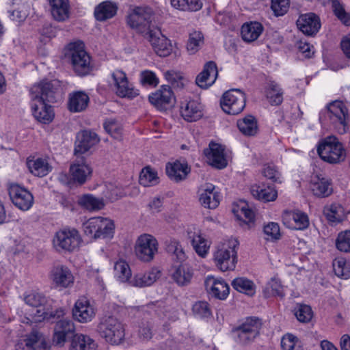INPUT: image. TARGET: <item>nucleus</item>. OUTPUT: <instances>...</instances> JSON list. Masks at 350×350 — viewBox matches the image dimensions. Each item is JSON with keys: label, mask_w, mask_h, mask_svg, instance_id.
<instances>
[{"label": "nucleus", "mask_w": 350, "mask_h": 350, "mask_svg": "<svg viewBox=\"0 0 350 350\" xmlns=\"http://www.w3.org/2000/svg\"><path fill=\"white\" fill-rule=\"evenodd\" d=\"M320 121L328 120L334 129L339 134L350 133V113L346 105L335 100L327 105L319 114Z\"/></svg>", "instance_id": "nucleus-1"}, {"label": "nucleus", "mask_w": 350, "mask_h": 350, "mask_svg": "<svg viewBox=\"0 0 350 350\" xmlns=\"http://www.w3.org/2000/svg\"><path fill=\"white\" fill-rule=\"evenodd\" d=\"M64 57L77 75L85 76L92 70L91 57L85 51L83 42L69 43L64 49Z\"/></svg>", "instance_id": "nucleus-2"}, {"label": "nucleus", "mask_w": 350, "mask_h": 350, "mask_svg": "<svg viewBox=\"0 0 350 350\" xmlns=\"http://www.w3.org/2000/svg\"><path fill=\"white\" fill-rule=\"evenodd\" d=\"M25 303L33 308H36V312L32 316L34 322H42L46 319L57 317L60 319L65 314L62 308L57 309L54 312L49 311L48 299L42 293L36 291L26 292L23 295Z\"/></svg>", "instance_id": "nucleus-3"}, {"label": "nucleus", "mask_w": 350, "mask_h": 350, "mask_svg": "<svg viewBox=\"0 0 350 350\" xmlns=\"http://www.w3.org/2000/svg\"><path fill=\"white\" fill-rule=\"evenodd\" d=\"M238 242L229 239L219 243L213 252V260L216 267L221 271L233 270L237 263L236 247Z\"/></svg>", "instance_id": "nucleus-4"}, {"label": "nucleus", "mask_w": 350, "mask_h": 350, "mask_svg": "<svg viewBox=\"0 0 350 350\" xmlns=\"http://www.w3.org/2000/svg\"><path fill=\"white\" fill-rule=\"evenodd\" d=\"M262 322L257 317H247L239 325L233 328L232 334L236 343L247 346L259 336Z\"/></svg>", "instance_id": "nucleus-5"}, {"label": "nucleus", "mask_w": 350, "mask_h": 350, "mask_svg": "<svg viewBox=\"0 0 350 350\" xmlns=\"http://www.w3.org/2000/svg\"><path fill=\"white\" fill-rule=\"evenodd\" d=\"M83 228L86 235L94 239L111 238L114 234V221L103 217L90 218L83 224Z\"/></svg>", "instance_id": "nucleus-6"}, {"label": "nucleus", "mask_w": 350, "mask_h": 350, "mask_svg": "<svg viewBox=\"0 0 350 350\" xmlns=\"http://www.w3.org/2000/svg\"><path fill=\"white\" fill-rule=\"evenodd\" d=\"M100 336L111 345H119L124 338L123 324L113 317H107L101 320L98 326Z\"/></svg>", "instance_id": "nucleus-7"}, {"label": "nucleus", "mask_w": 350, "mask_h": 350, "mask_svg": "<svg viewBox=\"0 0 350 350\" xmlns=\"http://www.w3.org/2000/svg\"><path fill=\"white\" fill-rule=\"evenodd\" d=\"M152 16V11L150 8L131 7L127 16V23L132 29L145 36L149 31L152 30L150 29Z\"/></svg>", "instance_id": "nucleus-8"}, {"label": "nucleus", "mask_w": 350, "mask_h": 350, "mask_svg": "<svg viewBox=\"0 0 350 350\" xmlns=\"http://www.w3.org/2000/svg\"><path fill=\"white\" fill-rule=\"evenodd\" d=\"M317 152L323 161L329 163H339L346 157L345 150L342 144L334 137H329L321 143Z\"/></svg>", "instance_id": "nucleus-9"}, {"label": "nucleus", "mask_w": 350, "mask_h": 350, "mask_svg": "<svg viewBox=\"0 0 350 350\" xmlns=\"http://www.w3.org/2000/svg\"><path fill=\"white\" fill-rule=\"evenodd\" d=\"M81 241V238L77 230L64 228L55 233L53 243L57 251L72 252L79 247Z\"/></svg>", "instance_id": "nucleus-10"}, {"label": "nucleus", "mask_w": 350, "mask_h": 350, "mask_svg": "<svg viewBox=\"0 0 350 350\" xmlns=\"http://www.w3.org/2000/svg\"><path fill=\"white\" fill-rule=\"evenodd\" d=\"M60 81L54 79L51 81L43 80L35 84L30 90L31 96L42 98L48 103H55L61 96Z\"/></svg>", "instance_id": "nucleus-11"}, {"label": "nucleus", "mask_w": 350, "mask_h": 350, "mask_svg": "<svg viewBox=\"0 0 350 350\" xmlns=\"http://www.w3.org/2000/svg\"><path fill=\"white\" fill-rule=\"evenodd\" d=\"M245 95L239 89H232L226 92L221 100L222 110L230 115L240 113L245 107Z\"/></svg>", "instance_id": "nucleus-12"}, {"label": "nucleus", "mask_w": 350, "mask_h": 350, "mask_svg": "<svg viewBox=\"0 0 350 350\" xmlns=\"http://www.w3.org/2000/svg\"><path fill=\"white\" fill-rule=\"evenodd\" d=\"M158 241L154 237L149 234H143L136 241L135 253L138 259L148 262L154 259L158 252Z\"/></svg>", "instance_id": "nucleus-13"}, {"label": "nucleus", "mask_w": 350, "mask_h": 350, "mask_svg": "<svg viewBox=\"0 0 350 350\" xmlns=\"http://www.w3.org/2000/svg\"><path fill=\"white\" fill-rule=\"evenodd\" d=\"M7 189L10 200L18 209L26 211L31 208L33 196L28 189L14 183H9Z\"/></svg>", "instance_id": "nucleus-14"}, {"label": "nucleus", "mask_w": 350, "mask_h": 350, "mask_svg": "<svg viewBox=\"0 0 350 350\" xmlns=\"http://www.w3.org/2000/svg\"><path fill=\"white\" fill-rule=\"evenodd\" d=\"M111 85L117 96L121 98H134L139 94L129 82L126 75L121 70H116L111 73Z\"/></svg>", "instance_id": "nucleus-15"}, {"label": "nucleus", "mask_w": 350, "mask_h": 350, "mask_svg": "<svg viewBox=\"0 0 350 350\" xmlns=\"http://www.w3.org/2000/svg\"><path fill=\"white\" fill-rule=\"evenodd\" d=\"M150 43L154 52L160 57H167L172 51L171 41L167 38L159 29H152L145 36Z\"/></svg>", "instance_id": "nucleus-16"}, {"label": "nucleus", "mask_w": 350, "mask_h": 350, "mask_svg": "<svg viewBox=\"0 0 350 350\" xmlns=\"http://www.w3.org/2000/svg\"><path fill=\"white\" fill-rule=\"evenodd\" d=\"M150 103L159 110H167L174 106L175 97L169 85H162L160 89L148 96Z\"/></svg>", "instance_id": "nucleus-17"}, {"label": "nucleus", "mask_w": 350, "mask_h": 350, "mask_svg": "<svg viewBox=\"0 0 350 350\" xmlns=\"http://www.w3.org/2000/svg\"><path fill=\"white\" fill-rule=\"evenodd\" d=\"M96 309L86 297H80L75 304L72 316L75 320L81 323L90 322L96 316Z\"/></svg>", "instance_id": "nucleus-18"}, {"label": "nucleus", "mask_w": 350, "mask_h": 350, "mask_svg": "<svg viewBox=\"0 0 350 350\" xmlns=\"http://www.w3.org/2000/svg\"><path fill=\"white\" fill-rule=\"evenodd\" d=\"M49 277L55 286L63 288L71 286L75 280L70 269L63 265L53 266L49 272Z\"/></svg>", "instance_id": "nucleus-19"}, {"label": "nucleus", "mask_w": 350, "mask_h": 350, "mask_svg": "<svg viewBox=\"0 0 350 350\" xmlns=\"http://www.w3.org/2000/svg\"><path fill=\"white\" fill-rule=\"evenodd\" d=\"M42 98L31 96V107L33 117L39 122L49 124L54 118L53 107Z\"/></svg>", "instance_id": "nucleus-20"}, {"label": "nucleus", "mask_w": 350, "mask_h": 350, "mask_svg": "<svg viewBox=\"0 0 350 350\" xmlns=\"http://www.w3.org/2000/svg\"><path fill=\"white\" fill-rule=\"evenodd\" d=\"M75 327L72 321L63 318L57 321L54 326L53 342L59 346H63L66 339L75 335Z\"/></svg>", "instance_id": "nucleus-21"}, {"label": "nucleus", "mask_w": 350, "mask_h": 350, "mask_svg": "<svg viewBox=\"0 0 350 350\" xmlns=\"http://www.w3.org/2000/svg\"><path fill=\"white\" fill-rule=\"evenodd\" d=\"M204 154L208 164L217 169H224L228 165L224 148L217 143L211 142L204 150Z\"/></svg>", "instance_id": "nucleus-22"}, {"label": "nucleus", "mask_w": 350, "mask_h": 350, "mask_svg": "<svg viewBox=\"0 0 350 350\" xmlns=\"http://www.w3.org/2000/svg\"><path fill=\"white\" fill-rule=\"evenodd\" d=\"M298 29L305 35L313 36L319 31L321 21L316 14L308 12L301 14L297 20Z\"/></svg>", "instance_id": "nucleus-23"}, {"label": "nucleus", "mask_w": 350, "mask_h": 350, "mask_svg": "<svg viewBox=\"0 0 350 350\" xmlns=\"http://www.w3.org/2000/svg\"><path fill=\"white\" fill-rule=\"evenodd\" d=\"M204 285L208 293L216 299L224 300L229 295L230 287L222 278L208 275L204 281Z\"/></svg>", "instance_id": "nucleus-24"}, {"label": "nucleus", "mask_w": 350, "mask_h": 350, "mask_svg": "<svg viewBox=\"0 0 350 350\" xmlns=\"http://www.w3.org/2000/svg\"><path fill=\"white\" fill-rule=\"evenodd\" d=\"M284 224L291 229L303 230L309 226V219L305 213L296 211H284L282 215Z\"/></svg>", "instance_id": "nucleus-25"}, {"label": "nucleus", "mask_w": 350, "mask_h": 350, "mask_svg": "<svg viewBox=\"0 0 350 350\" xmlns=\"http://www.w3.org/2000/svg\"><path fill=\"white\" fill-rule=\"evenodd\" d=\"M69 172L75 181L83 184L91 177L92 168L83 157H81L70 165Z\"/></svg>", "instance_id": "nucleus-26"}, {"label": "nucleus", "mask_w": 350, "mask_h": 350, "mask_svg": "<svg viewBox=\"0 0 350 350\" xmlns=\"http://www.w3.org/2000/svg\"><path fill=\"white\" fill-rule=\"evenodd\" d=\"M199 200L201 204L208 208L213 209L218 206L220 202V193L211 183H207L200 189Z\"/></svg>", "instance_id": "nucleus-27"}, {"label": "nucleus", "mask_w": 350, "mask_h": 350, "mask_svg": "<svg viewBox=\"0 0 350 350\" xmlns=\"http://www.w3.org/2000/svg\"><path fill=\"white\" fill-rule=\"evenodd\" d=\"M99 142L98 135L90 131H83L77 134L75 154H83Z\"/></svg>", "instance_id": "nucleus-28"}, {"label": "nucleus", "mask_w": 350, "mask_h": 350, "mask_svg": "<svg viewBox=\"0 0 350 350\" xmlns=\"http://www.w3.org/2000/svg\"><path fill=\"white\" fill-rule=\"evenodd\" d=\"M217 75L216 64L210 61L205 64L202 71L197 76L196 81L199 87L206 89L215 83Z\"/></svg>", "instance_id": "nucleus-29"}, {"label": "nucleus", "mask_w": 350, "mask_h": 350, "mask_svg": "<svg viewBox=\"0 0 350 350\" xmlns=\"http://www.w3.org/2000/svg\"><path fill=\"white\" fill-rule=\"evenodd\" d=\"M180 111L181 116L187 122L197 121L203 116L201 104L195 100L182 102Z\"/></svg>", "instance_id": "nucleus-30"}, {"label": "nucleus", "mask_w": 350, "mask_h": 350, "mask_svg": "<svg viewBox=\"0 0 350 350\" xmlns=\"http://www.w3.org/2000/svg\"><path fill=\"white\" fill-rule=\"evenodd\" d=\"M165 170L168 177L176 183L185 180L191 171L187 163L180 161L167 163Z\"/></svg>", "instance_id": "nucleus-31"}, {"label": "nucleus", "mask_w": 350, "mask_h": 350, "mask_svg": "<svg viewBox=\"0 0 350 350\" xmlns=\"http://www.w3.org/2000/svg\"><path fill=\"white\" fill-rule=\"evenodd\" d=\"M161 275V271L158 268L153 267L145 273L135 274L129 283L136 287L149 286L154 284Z\"/></svg>", "instance_id": "nucleus-32"}, {"label": "nucleus", "mask_w": 350, "mask_h": 350, "mask_svg": "<svg viewBox=\"0 0 350 350\" xmlns=\"http://www.w3.org/2000/svg\"><path fill=\"white\" fill-rule=\"evenodd\" d=\"M118 9V4L111 1H104L94 8V15L96 21H105L116 16Z\"/></svg>", "instance_id": "nucleus-33"}, {"label": "nucleus", "mask_w": 350, "mask_h": 350, "mask_svg": "<svg viewBox=\"0 0 350 350\" xmlns=\"http://www.w3.org/2000/svg\"><path fill=\"white\" fill-rule=\"evenodd\" d=\"M89 101L87 94L81 91L75 92L69 94L68 108L73 113L81 112L87 108Z\"/></svg>", "instance_id": "nucleus-34"}, {"label": "nucleus", "mask_w": 350, "mask_h": 350, "mask_svg": "<svg viewBox=\"0 0 350 350\" xmlns=\"http://www.w3.org/2000/svg\"><path fill=\"white\" fill-rule=\"evenodd\" d=\"M310 188L312 193L319 198H326L332 193L333 189L331 182L325 178L315 176L310 184Z\"/></svg>", "instance_id": "nucleus-35"}, {"label": "nucleus", "mask_w": 350, "mask_h": 350, "mask_svg": "<svg viewBox=\"0 0 350 350\" xmlns=\"http://www.w3.org/2000/svg\"><path fill=\"white\" fill-rule=\"evenodd\" d=\"M27 165L30 172L38 177L46 176L52 170V167L46 158H28Z\"/></svg>", "instance_id": "nucleus-36"}, {"label": "nucleus", "mask_w": 350, "mask_h": 350, "mask_svg": "<svg viewBox=\"0 0 350 350\" xmlns=\"http://www.w3.org/2000/svg\"><path fill=\"white\" fill-rule=\"evenodd\" d=\"M189 237L191 239V245L198 256L204 258L208 253L210 242L205 236L200 231L189 232Z\"/></svg>", "instance_id": "nucleus-37"}, {"label": "nucleus", "mask_w": 350, "mask_h": 350, "mask_svg": "<svg viewBox=\"0 0 350 350\" xmlns=\"http://www.w3.org/2000/svg\"><path fill=\"white\" fill-rule=\"evenodd\" d=\"M97 345L88 335L75 334L71 339L69 350H96Z\"/></svg>", "instance_id": "nucleus-38"}, {"label": "nucleus", "mask_w": 350, "mask_h": 350, "mask_svg": "<svg viewBox=\"0 0 350 350\" xmlns=\"http://www.w3.org/2000/svg\"><path fill=\"white\" fill-rule=\"evenodd\" d=\"M262 31L263 27L261 23L258 22L246 23L241 27V35L245 42H252L258 38Z\"/></svg>", "instance_id": "nucleus-39"}, {"label": "nucleus", "mask_w": 350, "mask_h": 350, "mask_svg": "<svg viewBox=\"0 0 350 350\" xmlns=\"http://www.w3.org/2000/svg\"><path fill=\"white\" fill-rule=\"evenodd\" d=\"M51 12L53 17L57 21H64L68 18L70 5L68 0H50Z\"/></svg>", "instance_id": "nucleus-40"}, {"label": "nucleus", "mask_w": 350, "mask_h": 350, "mask_svg": "<svg viewBox=\"0 0 350 350\" xmlns=\"http://www.w3.org/2000/svg\"><path fill=\"white\" fill-rule=\"evenodd\" d=\"M193 275V270L189 265L181 264L174 268L172 278L178 286H183L190 284Z\"/></svg>", "instance_id": "nucleus-41"}, {"label": "nucleus", "mask_w": 350, "mask_h": 350, "mask_svg": "<svg viewBox=\"0 0 350 350\" xmlns=\"http://www.w3.org/2000/svg\"><path fill=\"white\" fill-rule=\"evenodd\" d=\"M323 214L332 224H336L345 219L347 214L344 208L339 204H332L323 208Z\"/></svg>", "instance_id": "nucleus-42"}, {"label": "nucleus", "mask_w": 350, "mask_h": 350, "mask_svg": "<svg viewBox=\"0 0 350 350\" xmlns=\"http://www.w3.org/2000/svg\"><path fill=\"white\" fill-rule=\"evenodd\" d=\"M237 124L239 131L245 136H255L258 132V122L253 116L247 115L238 120Z\"/></svg>", "instance_id": "nucleus-43"}, {"label": "nucleus", "mask_w": 350, "mask_h": 350, "mask_svg": "<svg viewBox=\"0 0 350 350\" xmlns=\"http://www.w3.org/2000/svg\"><path fill=\"white\" fill-rule=\"evenodd\" d=\"M232 213L239 220L246 224L253 222L254 220V213L245 201L234 204Z\"/></svg>", "instance_id": "nucleus-44"}, {"label": "nucleus", "mask_w": 350, "mask_h": 350, "mask_svg": "<svg viewBox=\"0 0 350 350\" xmlns=\"http://www.w3.org/2000/svg\"><path fill=\"white\" fill-rule=\"evenodd\" d=\"M78 204L90 211H98L105 206L103 198H96L92 194H85L79 197Z\"/></svg>", "instance_id": "nucleus-45"}, {"label": "nucleus", "mask_w": 350, "mask_h": 350, "mask_svg": "<svg viewBox=\"0 0 350 350\" xmlns=\"http://www.w3.org/2000/svg\"><path fill=\"white\" fill-rule=\"evenodd\" d=\"M27 344L31 350H49V345L43 334L38 330H33L26 337Z\"/></svg>", "instance_id": "nucleus-46"}, {"label": "nucleus", "mask_w": 350, "mask_h": 350, "mask_svg": "<svg viewBox=\"0 0 350 350\" xmlns=\"http://www.w3.org/2000/svg\"><path fill=\"white\" fill-rule=\"evenodd\" d=\"M266 96L272 105H279L283 100V91L275 81H270L266 87Z\"/></svg>", "instance_id": "nucleus-47"}, {"label": "nucleus", "mask_w": 350, "mask_h": 350, "mask_svg": "<svg viewBox=\"0 0 350 350\" xmlns=\"http://www.w3.org/2000/svg\"><path fill=\"white\" fill-rule=\"evenodd\" d=\"M252 195L263 202L274 201L278 196L277 191L273 187L255 186L252 189Z\"/></svg>", "instance_id": "nucleus-48"}, {"label": "nucleus", "mask_w": 350, "mask_h": 350, "mask_svg": "<svg viewBox=\"0 0 350 350\" xmlns=\"http://www.w3.org/2000/svg\"><path fill=\"white\" fill-rule=\"evenodd\" d=\"M139 184L144 187H152L159 183V178L157 170L150 166L142 169L139 174Z\"/></svg>", "instance_id": "nucleus-49"}, {"label": "nucleus", "mask_w": 350, "mask_h": 350, "mask_svg": "<svg viewBox=\"0 0 350 350\" xmlns=\"http://www.w3.org/2000/svg\"><path fill=\"white\" fill-rule=\"evenodd\" d=\"M232 287L237 291L248 296H253L256 293L254 283L245 278H237L232 282Z\"/></svg>", "instance_id": "nucleus-50"}, {"label": "nucleus", "mask_w": 350, "mask_h": 350, "mask_svg": "<svg viewBox=\"0 0 350 350\" xmlns=\"http://www.w3.org/2000/svg\"><path fill=\"white\" fill-rule=\"evenodd\" d=\"M166 250L172 255L173 259L178 262H183L187 258L183 247L180 243L176 239H170L167 243Z\"/></svg>", "instance_id": "nucleus-51"}, {"label": "nucleus", "mask_w": 350, "mask_h": 350, "mask_svg": "<svg viewBox=\"0 0 350 350\" xmlns=\"http://www.w3.org/2000/svg\"><path fill=\"white\" fill-rule=\"evenodd\" d=\"M115 277L121 282L129 281L131 277V268L124 260L116 261L113 266Z\"/></svg>", "instance_id": "nucleus-52"}, {"label": "nucleus", "mask_w": 350, "mask_h": 350, "mask_svg": "<svg viewBox=\"0 0 350 350\" xmlns=\"http://www.w3.org/2000/svg\"><path fill=\"white\" fill-rule=\"evenodd\" d=\"M335 274L341 278L347 279L350 277V263L343 257L336 258L332 262Z\"/></svg>", "instance_id": "nucleus-53"}, {"label": "nucleus", "mask_w": 350, "mask_h": 350, "mask_svg": "<svg viewBox=\"0 0 350 350\" xmlns=\"http://www.w3.org/2000/svg\"><path fill=\"white\" fill-rule=\"evenodd\" d=\"M204 43V36L200 31H194L189 33L187 50L189 54H195Z\"/></svg>", "instance_id": "nucleus-54"}, {"label": "nucleus", "mask_w": 350, "mask_h": 350, "mask_svg": "<svg viewBox=\"0 0 350 350\" xmlns=\"http://www.w3.org/2000/svg\"><path fill=\"white\" fill-rule=\"evenodd\" d=\"M263 293L266 297L272 296L283 297V287L280 281L278 279L272 278L265 287Z\"/></svg>", "instance_id": "nucleus-55"}, {"label": "nucleus", "mask_w": 350, "mask_h": 350, "mask_svg": "<svg viewBox=\"0 0 350 350\" xmlns=\"http://www.w3.org/2000/svg\"><path fill=\"white\" fill-rule=\"evenodd\" d=\"M338 250L344 253L350 252V230L340 232L335 241Z\"/></svg>", "instance_id": "nucleus-56"}, {"label": "nucleus", "mask_w": 350, "mask_h": 350, "mask_svg": "<svg viewBox=\"0 0 350 350\" xmlns=\"http://www.w3.org/2000/svg\"><path fill=\"white\" fill-rule=\"evenodd\" d=\"M193 315L200 319L208 318L212 315L210 305L205 301H196L192 306Z\"/></svg>", "instance_id": "nucleus-57"}, {"label": "nucleus", "mask_w": 350, "mask_h": 350, "mask_svg": "<svg viewBox=\"0 0 350 350\" xmlns=\"http://www.w3.org/2000/svg\"><path fill=\"white\" fill-rule=\"evenodd\" d=\"M105 131L114 139L120 140L122 137V126L114 119L107 120L104 122Z\"/></svg>", "instance_id": "nucleus-58"}, {"label": "nucleus", "mask_w": 350, "mask_h": 350, "mask_svg": "<svg viewBox=\"0 0 350 350\" xmlns=\"http://www.w3.org/2000/svg\"><path fill=\"white\" fill-rule=\"evenodd\" d=\"M295 315L297 320L301 323L310 321L313 317V312L310 306L308 305H298L295 308Z\"/></svg>", "instance_id": "nucleus-59"}, {"label": "nucleus", "mask_w": 350, "mask_h": 350, "mask_svg": "<svg viewBox=\"0 0 350 350\" xmlns=\"http://www.w3.org/2000/svg\"><path fill=\"white\" fill-rule=\"evenodd\" d=\"M332 8L335 15L345 25H350V14L346 12L343 5L338 0H332Z\"/></svg>", "instance_id": "nucleus-60"}, {"label": "nucleus", "mask_w": 350, "mask_h": 350, "mask_svg": "<svg viewBox=\"0 0 350 350\" xmlns=\"http://www.w3.org/2000/svg\"><path fill=\"white\" fill-rule=\"evenodd\" d=\"M263 231L267 235V240H278L281 237L280 226L275 222H270L265 225Z\"/></svg>", "instance_id": "nucleus-61"}, {"label": "nucleus", "mask_w": 350, "mask_h": 350, "mask_svg": "<svg viewBox=\"0 0 350 350\" xmlns=\"http://www.w3.org/2000/svg\"><path fill=\"white\" fill-rule=\"evenodd\" d=\"M290 0H271V8L276 16H283L288 10Z\"/></svg>", "instance_id": "nucleus-62"}, {"label": "nucleus", "mask_w": 350, "mask_h": 350, "mask_svg": "<svg viewBox=\"0 0 350 350\" xmlns=\"http://www.w3.org/2000/svg\"><path fill=\"white\" fill-rule=\"evenodd\" d=\"M106 189L103 191L104 197L110 200L115 201L122 196V189L112 183L105 185Z\"/></svg>", "instance_id": "nucleus-63"}, {"label": "nucleus", "mask_w": 350, "mask_h": 350, "mask_svg": "<svg viewBox=\"0 0 350 350\" xmlns=\"http://www.w3.org/2000/svg\"><path fill=\"white\" fill-rule=\"evenodd\" d=\"M140 81L143 85L157 86L159 83V79L155 73L150 70L142 71L140 74Z\"/></svg>", "instance_id": "nucleus-64"}]
</instances>
